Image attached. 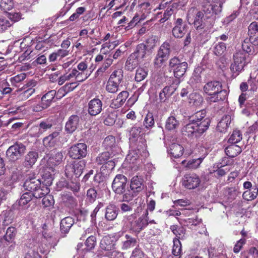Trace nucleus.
Wrapping results in <instances>:
<instances>
[{
	"instance_id": "3",
	"label": "nucleus",
	"mask_w": 258,
	"mask_h": 258,
	"mask_svg": "<svg viewBox=\"0 0 258 258\" xmlns=\"http://www.w3.org/2000/svg\"><path fill=\"white\" fill-rule=\"evenodd\" d=\"M208 121H204L203 122V124H200V126L197 123L196 124L193 122L189 121V123L182 128V134L183 135L191 138L199 137L206 132V127L208 124Z\"/></svg>"
},
{
	"instance_id": "50",
	"label": "nucleus",
	"mask_w": 258,
	"mask_h": 258,
	"mask_svg": "<svg viewBox=\"0 0 258 258\" xmlns=\"http://www.w3.org/2000/svg\"><path fill=\"white\" fill-rule=\"evenodd\" d=\"M154 119L152 113L149 112L144 120V125L147 128L152 127L154 125Z\"/></svg>"
},
{
	"instance_id": "40",
	"label": "nucleus",
	"mask_w": 258,
	"mask_h": 258,
	"mask_svg": "<svg viewBox=\"0 0 258 258\" xmlns=\"http://www.w3.org/2000/svg\"><path fill=\"white\" fill-rule=\"evenodd\" d=\"M242 48L244 52H245L249 54H256L254 50V46L249 39H246L244 40L242 44Z\"/></svg>"
},
{
	"instance_id": "36",
	"label": "nucleus",
	"mask_w": 258,
	"mask_h": 258,
	"mask_svg": "<svg viewBox=\"0 0 258 258\" xmlns=\"http://www.w3.org/2000/svg\"><path fill=\"white\" fill-rule=\"evenodd\" d=\"M179 121L173 116H169L166 120L165 127L168 131H174L178 127Z\"/></svg>"
},
{
	"instance_id": "52",
	"label": "nucleus",
	"mask_w": 258,
	"mask_h": 258,
	"mask_svg": "<svg viewBox=\"0 0 258 258\" xmlns=\"http://www.w3.org/2000/svg\"><path fill=\"white\" fill-rule=\"evenodd\" d=\"M23 108V106H17L10 108L5 111L4 114H8L10 116L17 115L22 111Z\"/></svg>"
},
{
	"instance_id": "14",
	"label": "nucleus",
	"mask_w": 258,
	"mask_h": 258,
	"mask_svg": "<svg viewBox=\"0 0 258 258\" xmlns=\"http://www.w3.org/2000/svg\"><path fill=\"white\" fill-rule=\"evenodd\" d=\"M187 32V26L183 23V20L181 18H178L175 23V26L172 29V34L175 38H182Z\"/></svg>"
},
{
	"instance_id": "37",
	"label": "nucleus",
	"mask_w": 258,
	"mask_h": 258,
	"mask_svg": "<svg viewBox=\"0 0 258 258\" xmlns=\"http://www.w3.org/2000/svg\"><path fill=\"white\" fill-rule=\"evenodd\" d=\"M56 93L54 90H52L44 95L41 98V102L43 105L48 108L50 105Z\"/></svg>"
},
{
	"instance_id": "41",
	"label": "nucleus",
	"mask_w": 258,
	"mask_h": 258,
	"mask_svg": "<svg viewBox=\"0 0 258 258\" xmlns=\"http://www.w3.org/2000/svg\"><path fill=\"white\" fill-rule=\"evenodd\" d=\"M120 84L109 79L106 85V90L109 93L114 94L119 90Z\"/></svg>"
},
{
	"instance_id": "20",
	"label": "nucleus",
	"mask_w": 258,
	"mask_h": 258,
	"mask_svg": "<svg viewBox=\"0 0 258 258\" xmlns=\"http://www.w3.org/2000/svg\"><path fill=\"white\" fill-rule=\"evenodd\" d=\"M143 182V179L140 176H136L132 178L130 187L135 195L144 189L145 186Z\"/></svg>"
},
{
	"instance_id": "12",
	"label": "nucleus",
	"mask_w": 258,
	"mask_h": 258,
	"mask_svg": "<svg viewBox=\"0 0 258 258\" xmlns=\"http://www.w3.org/2000/svg\"><path fill=\"white\" fill-rule=\"evenodd\" d=\"M87 106L88 114L91 116H94L101 112L103 103L99 98H94L89 101Z\"/></svg>"
},
{
	"instance_id": "56",
	"label": "nucleus",
	"mask_w": 258,
	"mask_h": 258,
	"mask_svg": "<svg viewBox=\"0 0 258 258\" xmlns=\"http://www.w3.org/2000/svg\"><path fill=\"white\" fill-rule=\"evenodd\" d=\"M96 243V238L94 236L91 235L88 237L85 245L88 250H90L94 248Z\"/></svg>"
},
{
	"instance_id": "64",
	"label": "nucleus",
	"mask_w": 258,
	"mask_h": 258,
	"mask_svg": "<svg viewBox=\"0 0 258 258\" xmlns=\"http://www.w3.org/2000/svg\"><path fill=\"white\" fill-rule=\"evenodd\" d=\"M56 142V140L52 139L51 137L48 136L44 138L43 140V143L45 146L48 147H52L54 146Z\"/></svg>"
},
{
	"instance_id": "60",
	"label": "nucleus",
	"mask_w": 258,
	"mask_h": 258,
	"mask_svg": "<svg viewBox=\"0 0 258 258\" xmlns=\"http://www.w3.org/2000/svg\"><path fill=\"white\" fill-rule=\"evenodd\" d=\"M12 23L6 18H0V32L6 30L8 27H11Z\"/></svg>"
},
{
	"instance_id": "30",
	"label": "nucleus",
	"mask_w": 258,
	"mask_h": 258,
	"mask_svg": "<svg viewBox=\"0 0 258 258\" xmlns=\"http://www.w3.org/2000/svg\"><path fill=\"white\" fill-rule=\"evenodd\" d=\"M141 63L142 62L134 54L132 53L125 62V68L128 71H132Z\"/></svg>"
},
{
	"instance_id": "28",
	"label": "nucleus",
	"mask_w": 258,
	"mask_h": 258,
	"mask_svg": "<svg viewBox=\"0 0 258 258\" xmlns=\"http://www.w3.org/2000/svg\"><path fill=\"white\" fill-rule=\"evenodd\" d=\"M17 232V230L15 227L12 226L9 227L7 229L6 234L2 238L3 241H5L9 244L13 243L15 238Z\"/></svg>"
},
{
	"instance_id": "23",
	"label": "nucleus",
	"mask_w": 258,
	"mask_h": 258,
	"mask_svg": "<svg viewBox=\"0 0 258 258\" xmlns=\"http://www.w3.org/2000/svg\"><path fill=\"white\" fill-rule=\"evenodd\" d=\"M118 209L113 204H109L105 208V218L108 221H113L118 215Z\"/></svg>"
},
{
	"instance_id": "18",
	"label": "nucleus",
	"mask_w": 258,
	"mask_h": 258,
	"mask_svg": "<svg viewBox=\"0 0 258 258\" xmlns=\"http://www.w3.org/2000/svg\"><path fill=\"white\" fill-rule=\"evenodd\" d=\"M86 162L84 160L74 161L72 165L66 166V170L71 171L78 177L81 175L85 167Z\"/></svg>"
},
{
	"instance_id": "47",
	"label": "nucleus",
	"mask_w": 258,
	"mask_h": 258,
	"mask_svg": "<svg viewBox=\"0 0 258 258\" xmlns=\"http://www.w3.org/2000/svg\"><path fill=\"white\" fill-rule=\"evenodd\" d=\"M182 220L186 224L187 226L192 228L193 226H196L202 224V220L199 219L197 216L195 218L183 219Z\"/></svg>"
},
{
	"instance_id": "4",
	"label": "nucleus",
	"mask_w": 258,
	"mask_h": 258,
	"mask_svg": "<svg viewBox=\"0 0 258 258\" xmlns=\"http://www.w3.org/2000/svg\"><path fill=\"white\" fill-rule=\"evenodd\" d=\"M171 50L169 42H164L159 47L154 60V64L157 68H160L168 59Z\"/></svg>"
},
{
	"instance_id": "19",
	"label": "nucleus",
	"mask_w": 258,
	"mask_h": 258,
	"mask_svg": "<svg viewBox=\"0 0 258 258\" xmlns=\"http://www.w3.org/2000/svg\"><path fill=\"white\" fill-rule=\"evenodd\" d=\"M103 146L110 153L115 155L117 152V146L115 141V138L113 136L106 137L103 142Z\"/></svg>"
},
{
	"instance_id": "62",
	"label": "nucleus",
	"mask_w": 258,
	"mask_h": 258,
	"mask_svg": "<svg viewBox=\"0 0 258 258\" xmlns=\"http://www.w3.org/2000/svg\"><path fill=\"white\" fill-rule=\"evenodd\" d=\"M45 195L43 198L42 202V204L45 207H48L53 206L54 204V200L53 198L50 195L46 196Z\"/></svg>"
},
{
	"instance_id": "2",
	"label": "nucleus",
	"mask_w": 258,
	"mask_h": 258,
	"mask_svg": "<svg viewBox=\"0 0 258 258\" xmlns=\"http://www.w3.org/2000/svg\"><path fill=\"white\" fill-rule=\"evenodd\" d=\"M25 189L33 195V197L41 198L49 192L47 187L41 185L39 179L36 177L29 178L26 179L23 185Z\"/></svg>"
},
{
	"instance_id": "44",
	"label": "nucleus",
	"mask_w": 258,
	"mask_h": 258,
	"mask_svg": "<svg viewBox=\"0 0 258 258\" xmlns=\"http://www.w3.org/2000/svg\"><path fill=\"white\" fill-rule=\"evenodd\" d=\"M114 155L108 151L104 152L99 154L96 158V162L98 164H104L108 162L110 157Z\"/></svg>"
},
{
	"instance_id": "8",
	"label": "nucleus",
	"mask_w": 258,
	"mask_h": 258,
	"mask_svg": "<svg viewBox=\"0 0 258 258\" xmlns=\"http://www.w3.org/2000/svg\"><path fill=\"white\" fill-rule=\"evenodd\" d=\"M87 154V146L84 143H77L72 146L69 150V155L73 159H81Z\"/></svg>"
},
{
	"instance_id": "45",
	"label": "nucleus",
	"mask_w": 258,
	"mask_h": 258,
	"mask_svg": "<svg viewBox=\"0 0 258 258\" xmlns=\"http://www.w3.org/2000/svg\"><path fill=\"white\" fill-rule=\"evenodd\" d=\"M226 50V44L222 42H219L215 44L214 47L213 52L215 55L220 56L222 55Z\"/></svg>"
},
{
	"instance_id": "15",
	"label": "nucleus",
	"mask_w": 258,
	"mask_h": 258,
	"mask_svg": "<svg viewBox=\"0 0 258 258\" xmlns=\"http://www.w3.org/2000/svg\"><path fill=\"white\" fill-rule=\"evenodd\" d=\"M189 121H192L197 124V123L201 126L200 124H203V122L205 121H208V124L206 127V131L209 127L210 120L208 117H206V111L205 110H201L197 112L196 113L189 117Z\"/></svg>"
},
{
	"instance_id": "43",
	"label": "nucleus",
	"mask_w": 258,
	"mask_h": 258,
	"mask_svg": "<svg viewBox=\"0 0 258 258\" xmlns=\"http://www.w3.org/2000/svg\"><path fill=\"white\" fill-rule=\"evenodd\" d=\"M123 76V71L121 69H118L112 72L109 79L120 84L122 82Z\"/></svg>"
},
{
	"instance_id": "61",
	"label": "nucleus",
	"mask_w": 258,
	"mask_h": 258,
	"mask_svg": "<svg viewBox=\"0 0 258 258\" xmlns=\"http://www.w3.org/2000/svg\"><path fill=\"white\" fill-rule=\"evenodd\" d=\"M35 92V89L33 88H29L23 91L20 94V96L22 99H27L29 98Z\"/></svg>"
},
{
	"instance_id": "55",
	"label": "nucleus",
	"mask_w": 258,
	"mask_h": 258,
	"mask_svg": "<svg viewBox=\"0 0 258 258\" xmlns=\"http://www.w3.org/2000/svg\"><path fill=\"white\" fill-rule=\"evenodd\" d=\"M0 8L5 11H9L13 8L12 0H0Z\"/></svg>"
},
{
	"instance_id": "35",
	"label": "nucleus",
	"mask_w": 258,
	"mask_h": 258,
	"mask_svg": "<svg viewBox=\"0 0 258 258\" xmlns=\"http://www.w3.org/2000/svg\"><path fill=\"white\" fill-rule=\"evenodd\" d=\"M137 243V239L131 236L126 234L124 239L122 241V249L126 250L131 247L134 246Z\"/></svg>"
},
{
	"instance_id": "16",
	"label": "nucleus",
	"mask_w": 258,
	"mask_h": 258,
	"mask_svg": "<svg viewBox=\"0 0 258 258\" xmlns=\"http://www.w3.org/2000/svg\"><path fill=\"white\" fill-rule=\"evenodd\" d=\"M149 224L148 221L144 217H139L138 219L131 223L130 230L138 234L145 229Z\"/></svg>"
},
{
	"instance_id": "31",
	"label": "nucleus",
	"mask_w": 258,
	"mask_h": 258,
	"mask_svg": "<svg viewBox=\"0 0 258 258\" xmlns=\"http://www.w3.org/2000/svg\"><path fill=\"white\" fill-rule=\"evenodd\" d=\"M241 147L235 144H232L225 149L226 155L231 158L237 156L241 152Z\"/></svg>"
},
{
	"instance_id": "63",
	"label": "nucleus",
	"mask_w": 258,
	"mask_h": 258,
	"mask_svg": "<svg viewBox=\"0 0 258 258\" xmlns=\"http://www.w3.org/2000/svg\"><path fill=\"white\" fill-rule=\"evenodd\" d=\"M8 17L9 19L11 20L10 22L12 23V24L16 22H18L21 19V15L20 13H14L11 12L9 13L8 14Z\"/></svg>"
},
{
	"instance_id": "59",
	"label": "nucleus",
	"mask_w": 258,
	"mask_h": 258,
	"mask_svg": "<svg viewBox=\"0 0 258 258\" xmlns=\"http://www.w3.org/2000/svg\"><path fill=\"white\" fill-rule=\"evenodd\" d=\"M91 73V71H90L89 73H82L79 72L77 70V74H78V75H77V76H74V78H75V79L77 81V82H82L86 80L90 76Z\"/></svg>"
},
{
	"instance_id": "39",
	"label": "nucleus",
	"mask_w": 258,
	"mask_h": 258,
	"mask_svg": "<svg viewBox=\"0 0 258 258\" xmlns=\"http://www.w3.org/2000/svg\"><path fill=\"white\" fill-rule=\"evenodd\" d=\"M77 75H78V74H77V70L76 69H73L69 74L66 73L58 78V85H62L66 81L71 80L72 78H74V76H77Z\"/></svg>"
},
{
	"instance_id": "25",
	"label": "nucleus",
	"mask_w": 258,
	"mask_h": 258,
	"mask_svg": "<svg viewBox=\"0 0 258 258\" xmlns=\"http://www.w3.org/2000/svg\"><path fill=\"white\" fill-rule=\"evenodd\" d=\"M231 121V117L230 115H224L218 122L217 130L221 133H225L227 131Z\"/></svg>"
},
{
	"instance_id": "54",
	"label": "nucleus",
	"mask_w": 258,
	"mask_h": 258,
	"mask_svg": "<svg viewBox=\"0 0 258 258\" xmlns=\"http://www.w3.org/2000/svg\"><path fill=\"white\" fill-rule=\"evenodd\" d=\"M142 127L136 125L133 126L130 130V135L133 138H137L140 136Z\"/></svg>"
},
{
	"instance_id": "53",
	"label": "nucleus",
	"mask_w": 258,
	"mask_h": 258,
	"mask_svg": "<svg viewBox=\"0 0 258 258\" xmlns=\"http://www.w3.org/2000/svg\"><path fill=\"white\" fill-rule=\"evenodd\" d=\"M240 13V9H238L237 10L233 11L231 15L224 19L223 22L226 24L230 23L234 19H235L239 15Z\"/></svg>"
},
{
	"instance_id": "9",
	"label": "nucleus",
	"mask_w": 258,
	"mask_h": 258,
	"mask_svg": "<svg viewBox=\"0 0 258 258\" xmlns=\"http://www.w3.org/2000/svg\"><path fill=\"white\" fill-rule=\"evenodd\" d=\"M26 147L22 143H17L10 146L6 152L8 159L15 161L19 159L25 153Z\"/></svg>"
},
{
	"instance_id": "7",
	"label": "nucleus",
	"mask_w": 258,
	"mask_h": 258,
	"mask_svg": "<svg viewBox=\"0 0 258 258\" xmlns=\"http://www.w3.org/2000/svg\"><path fill=\"white\" fill-rule=\"evenodd\" d=\"M204 14L202 12L198 11L195 8L190 9L187 13V21L190 23L194 20V25L198 30L204 28V26L203 22Z\"/></svg>"
},
{
	"instance_id": "33",
	"label": "nucleus",
	"mask_w": 258,
	"mask_h": 258,
	"mask_svg": "<svg viewBox=\"0 0 258 258\" xmlns=\"http://www.w3.org/2000/svg\"><path fill=\"white\" fill-rule=\"evenodd\" d=\"M100 248L104 250L109 251L114 249V243L113 240L109 237H104L101 240L100 244Z\"/></svg>"
},
{
	"instance_id": "34",
	"label": "nucleus",
	"mask_w": 258,
	"mask_h": 258,
	"mask_svg": "<svg viewBox=\"0 0 258 258\" xmlns=\"http://www.w3.org/2000/svg\"><path fill=\"white\" fill-rule=\"evenodd\" d=\"M203 98L199 93L194 92L189 95L188 103L191 106H199L203 102Z\"/></svg>"
},
{
	"instance_id": "24",
	"label": "nucleus",
	"mask_w": 258,
	"mask_h": 258,
	"mask_svg": "<svg viewBox=\"0 0 258 258\" xmlns=\"http://www.w3.org/2000/svg\"><path fill=\"white\" fill-rule=\"evenodd\" d=\"M38 157L37 152L33 151L29 152L25 157L24 166L28 168L32 167L36 162Z\"/></svg>"
},
{
	"instance_id": "51",
	"label": "nucleus",
	"mask_w": 258,
	"mask_h": 258,
	"mask_svg": "<svg viewBox=\"0 0 258 258\" xmlns=\"http://www.w3.org/2000/svg\"><path fill=\"white\" fill-rule=\"evenodd\" d=\"M147 74V72L145 69L139 68L136 70L135 80L137 82H141L146 78Z\"/></svg>"
},
{
	"instance_id": "27",
	"label": "nucleus",
	"mask_w": 258,
	"mask_h": 258,
	"mask_svg": "<svg viewBox=\"0 0 258 258\" xmlns=\"http://www.w3.org/2000/svg\"><path fill=\"white\" fill-rule=\"evenodd\" d=\"M10 180L12 183L16 182L23 177L22 171L17 166H11L10 168Z\"/></svg>"
},
{
	"instance_id": "38",
	"label": "nucleus",
	"mask_w": 258,
	"mask_h": 258,
	"mask_svg": "<svg viewBox=\"0 0 258 258\" xmlns=\"http://www.w3.org/2000/svg\"><path fill=\"white\" fill-rule=\"evenodd\" d=\"M174 91L175 88L173 87L166 86L164 87L162 91L159 93V98L160 101L164 102L174 93Z\"/></svg>"
},
{
	"instance_id": "57",
	"label": "nucleus",
	"mask_w": 258,
	"mask_h": 258,
	"mask_svg": "<svg viewBox=\"0 0 258 258\" xmlns=\"http://www.w3.org/2000/svg\"><path fill=\"white\" fill-rule=\"evenodd\" d=\"M258 32V23L253 22L248 27V35L250 37H253Z\"/></svg>"
},
{
	"instance_id": "58",
	"label": "nucleus",
	"mask_w": 258,
	"mask_h": 258,
	"mask_svg": "<svg viewBox=\"0 0 258 258\" xmlns=\"http://www.w3.org/2000/svg\"><path fill=\"white\" fill-rule=\"evenodd\" d=\"M209 8L210 9V11H212V14H219L221 12L222 10V3L214 5H209Z\"/></svg>"
},
{
	"instance_id": "1",
	"label": "nucleus",
	"mask_w": 258,
	"mask_h": 258,
	"mask_svg": "<svg viewBox=\"0 0 258 258\" xmlns=\"http://www.w3.org/2000/svg\"><path fill=\"white\" fill-rule=\"evenodd\" d=\"M203 91L208 96L207 100L210 102L215 103L224 101L228 95V92L223 89L222 83L216 80L206 83L203 86Z\"/></svg>"
},
{
	"instance_id": "10",
	"label": "nucleus",
	"mask_w": 258,
	"mask_h": 258,
	"mask_svg": "<svg viewBox=\"0 0 258 258\" xmlns=\"http://www.w3.org/2000/svg\"><path fill=\"white\" fill-rule=\"evenodd\" d=\"M127 178L124 175L117 174L112 183L113 191L117 195L123 194L127 186Z\"/></svg>"
},
{
	"instance_id": "49",
	"label": "nucleus",
	"mask_w": 258,
	"mask_h": 258,
	"mask_svg": "<svg viewBox=\"0 0 258 258\" xmlns=\"http://www.w3.org/2000/svg\"><path fill=\"white\" fill-rule=\"evenodd\" d=\"M242 140V134L238 130H235L229 139V142L231 144H236Z\"/></svg>"
},
{
	"instance_id": "22",
	"label": "nucleus",
	"mask_w": 258,
	"mask_h": 258,
	"mask_svg": "<svg viewBox=\"0 0 258 258\" xmlns=\"http://www.w3.org/2000/svg\"><path fill=\"white\" fill-rule=\"evenodd\" d=\"M128 96V93L126 91H122L118 94L116 98L113 100L110 104V107L112 108H118L125 102Z\"/></svg>"
},
{
	"instance_id": "32",
	"label": "nucleus",
	"mask_w": 258,
	"mask_h": 258,
	"mask_svg": "<svg viewBox=\"0 0 258 258\" xmlns=\"http://www.w3.org/2000/svg\"><path fill=\"white\" fill-rule=\"evenodd\" d=\"M63 154L61 152H53L49 158L48 163L50 166H55L59 164L62 161Z\"/></svg>"
},
{
	"instance_id": "29",
	"label": "nucleus",
	"mask_w": 258,
	"mask_h": 258,
	"mask_svg": "<svg viewBox=\"0 0 258 258\" xmlns=\"http://www.w3.org/2000/svg\"><path fill=\"white\" fill-rule=\"evenodd\" d=\"M183 151L184 149L183 147L176 143H173L171 145L169 151L171 155L175 158L181 157L183 155Z\"/></svg>"
},
{
	"instance_id": "21",
	"label": "nucleus",
	"mask_w": 258,
	"mask_h": 258,
	"mask_svg": "<svg viewBox=\"0 0 258 258\" xmlns=\"http://www.w3.org/2000/svg\"><path fill=\"white\" fill-rule=\"evenodd\" d=\"M80 117L76 115H71L66 123L65 130L68 133H72L78 127Z\"/></svg>"
},
{
	"instance_id": "42",
	"label": "nucleus",
	"mask_w": 258,
	"mask_h": 258,
	"mask_svg": "<svg viewBox=\"0 0 258 258\" xmlns=\"http://www.w3.org/2000/svg\"><path fill=\"white\" fill-rule=\"evenodd\" d=\"M42 177L43 179V185L48 187V186L51 185L53 180V174L51 173L49 171L45 170Z\"/></svg>"
},
{
	"instance_id": "11",
	"label": "nucleus",
	"mask_w": 258,
	"mask_h": 258,
	"mask_svg": "<svg viewBox=\"0 0 258 258\" xmlns=\"http://www.w3.org/2000/svg\"><path fill=\"white\" fill-rule=\"evenodd\" d=\"M53 125L52 119H47L42 121L38 126H34L30 130V134L34 137H39L44 132L50 129Z\"/></svg>"
},
{
	"instance_id": "6",
	"label": "nucleus",
	"mask_w": 258,
	"mask_h": 258,
	"mask_svg": "<svg viewBox=\"0 0 258 258\" xmlns=\"http://www.w3.org/2000/svg\"><path fill=\"white\" fill-rule=\"evenodd\" d=\"M246 54L242 51L236 52L233 54V62L231 64V71L238 74L240 72L246 64Z\"/></svg>"
},
{
	"instance_id": "48",
	"label": "nucleus",
	"mask_w": 258,
	"mask_h": 258,
	"mask_svg": "<svg viewBox=\"0 0 258 258\" xmlns=\"http://www.w3.org/2000/svg\"><path fill=\"white\" fill-rule=\"evenodd\" d=\"M173 246L172 248V254L175 256H178L181 252V244L178 238L173 239Z\"/></svg>"
},
{
	"instance_id": "5",
	"label": "nucleus",
	"mask_w": 258,
	"mask_h": 258,
	"mask_svg": "<svg viewBox=\"0 0 258 258\" xmlns=\"http://www.w3.org/2000/svg\"><path fill=\"white\" fill-rule=\"evenodd\" d=\"M169 66L170 68L173 70L174 77L180 78L186 72L188 64L186 62H182L178 57L174 56L170 59Z\"/></svg>"
},
{
	"instance_id": "46",
	"label": "nucleus",
	"mask_w": 258,
	"mask_h": 258,
	"mask_svg": "<svg viewBox=\"0 0 258 258\" xmlns=\"http://www.w3.org/2000/svg\"><path fill=\"white\" fill-rule=\"evenodd\" d=\"M33 197V195L31 192H27L23 194L19 200V205L21 206L26 205L32 200Z\"/></svg>"
},
{
	"instance_id": "26",
	"label": "nucleus",
	"mask_w": 258,
	"mask_h": 258,
	"mask_svg": "<svg viewBox=\"0 0 258 258\" xmlns=\"http://www.w3.org/2000/svg\"><path fill=\"white\" fill-rule=\"evenodd\" d=\"M74 224V220L71 217H67L61 220L60 222V230L61 233H68L70 228Z\"/></svg>"
},
{
	"instance_id": "13",
	"label": "nucleus",
	"mask_w": 258,
	"mask_h": 258,
	"mask_svg": "<svg viewBox=\"0 0 258 258\" xmlns=\"http://www.w3.org/2000/svg\"><path fill=\"white\" fill-rule=\"evenodd\" d=\"M200 183L201 180L199 177L195 174H185L182 180V185L189 189L197 188Z\"/></svg>"
},
{
	"instance_id": "17",
	"label": "nucleus",
	"mask_w": 258,
	"mask_h": 258,
	"mask_svg": "<svg viewBox=\"0 0 258 258\" xmlns=\"http://www.w3.org/2000/svg\"><path fill=\"white\" fill-rule=\"evenodd\" d=\"M133 54L136 56L142 62L150 54V50L144 43H140L136 47Z\"/></svg>"
}]
</instances>
